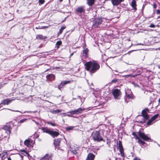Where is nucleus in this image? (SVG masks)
<instances>
[{
  "mask_svg": "<svg viewBox=\"0 0 160 160\" xmlns=\"http://www.w3.org/2000/svg\"><path fill=\"white\" fill-rule=\"evenodd\" d=\"M85 68L87 71L92 73L95 72L100 68L99 64L96 61H89L85 64Z\"/></svg>",
  "mask_w": 160,
  "mask_h": 160,
  "instance_id": "1",
  "label": "nucleus"
},
{
  "mask_svg": "<svg viewBox=\"0 0 160 160\" xmlns=\"http://www.w3.org/2000/svg\"><path fill=\"white\" fill-rule=\"evenodd\" d=\"M92 138L94 141L98 142L103 141V138L100 134L99 131H95L92 133Z\"/></svg>",
  "mask_w": 160,
  "mask_h": 160,
  "instance_id": "2",
  "label": "nucleus"
},
{
  "mask_svg": "<svg viewBox=\"0 0 160 160\" xmlns=\"http://www.w3.org/2000/svg\"><path fill=\"white\" fill-rule=\"evenodd\" d=\"M102 22V18H95L93 21L92 27L94 28H98L99 26L101 25Z\"/></svg>",
  "mask_w": 160,
  "mask_h": 160,
  "instance_id": "3",
  "label": "nucleus"
},
{
  "mask_svg": "<svg viewBox=\"0 0 160 160\" xmlns=\"http://www.w3.org/2000/svg\"><path fill=\"white\" fill-rule=\"evenodd\" d=\"M112 93L115 99H119L120 98L121 95V92L120 90L115 89L113 91Z\"/></svg>",
  "mask_w": 160,
  "mask_h": 160,
  "instance_id": "4",
  "label": "nucleus"
},
{
  "mask_svg": "<svg viewBox=\"0 0 160 160\" xmlns=\"http://www.w3.org/2000/svg\"><path fill=\"white\" fill-rule=\"evenodd\" d=\"M128 93L127 92H126V96L125 97V101L126 102H128L129 100H128V98L129 99H132L133 98V96L132 94V92L130 90H128Z\"/></svg>",
  "mask_w": 160,
  "mask_h": 160,
  "instance_id": "5",
  "label": "nucleus"
},
{
  "mask_svg": "<svg viewBox=\"0 0 160 160\" xmlns=\"http://www.w3.org/2000/svg\"><path fill=\"white\" fill-rule=\"evenodd\" d=\"M138 135L142 138L145 141H147L150 139V137H148L144 133L141 131L138 132Z\"/></svg>",
  "mask_w": 160,
  "mask_h": 160,
  "instance_id": "6",
  "label": "nucleus"
},
{
  "mask_svg": "<svg viewBox=\"0 0 160 160\" xmlns=\"http://www.w3.org/2000/svg\"><path fill=\"white\" fill-rule=\"evenodd\" d=\"M76 11L78 13H84L85 11V6H82L78 7L76 8Z\"/></svg>",
  "mask_w": 160,
  "mask_h": 160,
  "instance_id": "7",
  "label": "nucleus"
},
{
  "mask_svg": "<svg viewBox=\"0 0 160 160\" xmlns=\"http://www.w3.org/2000/svg\"><path fill=\"white\" fill-rule=\"evenodd\" d=\"M158 116L159 114H157L153 116L148 122L147 123V125H150L152 124V122L158 117Z\"/></svg>",
  "mask_w": 160,
  "mask_h": 160,
  "instance_id": "8",
  "label": "nucleus"
},
{
  "mask_svg": "<svg viewBox=\"0 0 160 160\" xmlns=\"http://www.w3.org/2000/svg\"><path fill=\"white\" fill-rule=\"evenodd\" d=\"M148 110L147 109H145L142 111V116L146 119H148L149 118V116L148 114Z\"/></svg>",
  "mask_w": 160,
  "mask_h": 160,
  "instance_id": "9",
  "label": "nucleus"
},
{
  "mask_svg": "<svg viewBox=\"0 0 160 160\" xmlns=\"http://www.w3.org/2000/svg\"><path fill=\"white\" fill-rule=\"evenodd\" d=\"M47 37L46 36H43L42 34H38L36 35V38L35 39L37 40H45L47 38Z\"/></svg>",
  "mask_w": 160,
  "mask_h": 160,
  "instance_id": "10",
  "label": "nucleus"
},
{
  "mask_svg": "<svg viewBox=\"0 0 160 160\" xmlns=\"http://www.w3.org/2000/svg\"><path fill=\"white\" fill-rule=\"evenodd\" d=\"M46 78L48 81H51L55 79V76L53 74H49L47 76Z\"/></svg>",
  "mask_w": 160,
  "mask_h": 160,
  "instance_id": "11",
  "label": "nucleus"
},
{
  "mask_svg": "<svg viewBox=\"0 0 160 160\" xmlns=\"http://www.w3.org/2000/svg\"><path fill=\"white\" fill-rule=\"evenodd\" d=\"M51 157V155L47 154L42 157L40 160H52Z\"/></svg>",
  "mask_w": 160,
  "mask_h": 160,
  "instance_id": "12",
  "label": "nucleus"
},
{
  "mask_svg": "<svg viewBox=\"0 0 160 160\" xmlns=\"http://www.w3.org/2000/svg\"><path fill=\"white\" fill-rule=\"evenodd\" d=\"M123 0H111L112 5L117 6L119 5Z\"/></svg>",
  "mask_w": 160,
  "mask_h": 160,
  "instance_id": "13",
  "label": "nucleus"
},
{
  "mask_svg": "<svg viewBox=\"0 0 160 160\" xmlns=\"http://www.w3.org/2000/svg\"><path fill=\"white\" fill-rule=\"evenodd\" d=\"M136 1L137 0H132L131 4V6L135 11L137 10Z\"/></svg>",
  "mask_w": 160,
  "mask_h": 160,
  "instance_id": "14",
  "label": "nucleus"
},
{
  "mask_svg": "<svg viewBox=\"0 0 160 160\" xmlns=\"http://www.w3.org/2000/svg\"><path fill=\"white\" fill-rule=\"evenodd\" d=\"M59 134V133L58 132L51 130L49 134L52 136L53 138H54L58 136Z\"/></svg>",
  "mask_w": 160,
  "mask_h": 160,
  "instance_id": "15",
  "label": "nucleus"
},
{
  "mask_svg": "<svg viewBox=\"0 0 160 160\" xmlns=\"http://www.w3.org/2000/svg\"><path fill=\"white\" fill-rule=\"evenodd\" d=\"M2 129L6 131V132L8 134H10L11 132L10 127L9 125L4 126Z\"/></svg>",
  "mask_w": 160,
  "mask_h": 160,
  "instance_id": "16",
  "label": "nucleus"
},
{
  "mask_svg": "<svg viewBox=\"0 0 160 160\" xmlns=\"http://www.w3.org/2000/svg\"><path fill=\"white\" fill-rule=\"evenodd\" d=\"M61 142V140L60 139H57L54 140V144L56 148L59 146V144Z\"/></svg>",
  "mask_w": 160,
  "mask_h": 160,
  "instance_id": "17",
  "label": "nucleus"
},
{
  "mask_svg": "<svg viewBox=\"0 0 160 160\" xmlns=\"http://www.w3.org/2000/svg\"><path fill=\"white\" fill-rule=\"evenodd\" d=\"M94 157L95 156L93 154L89 153L88 155L86 160H93Z\"/></svg>",
  "mask_w": 160,
  "mask_h": 160,
  "instance_id": "18",
  "label": "nucleus"
},
{
  "mask_svg": "<svg viewBox=\"0 0 160 160\" xmlns=\"http://www.w3.org/2000/svg\"><path fill=\"white\" fill-rule=\"evenodd\" d=\"M95 0H87V4L89 6H91L94 4Z\"/></svg>",
  "mask_w": 160,
  "mask_h": 160,
  "instance_id": "19",
  "label": "nucleus"
},
{
  "mask_svg": "<svg viewBox=\"0 0 160 160\" xmlns=\"http://www.w3.org/2000/svg\"><path fill=\"white\" fill-rule=\"evenodd\" d=\"M85 110L84 108H79L75 110V114H78L81 113L82 111Z\"/></svg>",
  "mask_w": 160,
  "mask_h": 160,
  "instance_id": "20",
  "label": "nucleus"
},
{
  "mask_svg": "<svg viewBox=\"0 0 160 160\" xmlns=\"http://www.w3.org/2000/svg\"><path fill=\"white\" fill-rule=\"evenodd\" d=\"M12 100V99H5L2 100V103H3L4 105H8L11 102Z\"/></svg>",
  "mask_w": 160,
  "mask_h": 160,
  "instance_id": "21",
  "label": "nucleus"
},
{
  "mask_svg": "<svg viewBox=\"0 0 160 160\" xmlns=\"http://www.w3.org/2000/svg\"><path fill=\"white\" fill-rule=\"evenodd\" d=\"M31 142V141L29 139L26 140L24 142V145L28 147H29L30 146Z\"/></svg>",
  "mask_w": 160,
  "mask_h": 160,
  "instance_id": "22",
  "label": "nucleus"
},
{
  "mask_svg": "<svg viewBox=\"0 0 160 160\" xmlns=\"http://www.w3.org/2000/svg\"><path fill=\"white\" fill-rule=\"evenodd\" d=\"M42 130L43 132H45L49 134L51 131L47 128L45 127L42 128Z\"/></svg>",
  "mask_w": 160,
  "mask_h": 160,
  "instance_id": "23",
  "label": "nucleus"
},
{
  "mask_svg": "<svg viewBox=\"0 0 160 160\" xmlns=\"http://www.w3.org/2000/svg\"><path fill=\"white\" fill-rule=\"evenodd\" d=\"M62 42L61 41H58L56 44V47L57 48V49H58L60 46L62 44Z\"/></svg>",
  "mask_w": 160,
  "mask_h": 160,
  "instance_id": "24",
  "label": "nucleus"
},
{
  "mask_svg": "<svg viewBox=\"0 0 160 160\" xmlns=\"http://www.w3.org/2000/svg\"><path fill=\"white\" fill-rule=\"evenodd\" d=\"M62 111V110L57 109L56 110L52 111H51V112L52 114H55L61 112Z\"/></svg>",
  "mask_w": 160,
  "mask_h": 160,
  "instance_id": "25",
  "label": "nucleus"
},
{
  "mask_svg": "<svg viewBox=\"0 0 160 160\" xmlns=\"http://www.w3.org/2000/svg\"><path fill=\"white\" fill-rule=\"evenodd\" d=\"M118 147L119 148V149L123 148L121 141H119L118 144Z\"/></svg>",
  "mask_w": 160,
  "mask_h": 160,
  "instance_id": "26",
  "label": "nucleus"
},
{
  "mask_svg": "<svg viewBox=\"0 0 160 160\" xmlns=\"http://www.w3.org/2000/svg\"><path fill=\"white\" fill-rule=\"evenodd\" d=\"M70 82V81H62L61 83V85L64 86L67 84L69 83Z\"/></svg>",
  "mask_w": 160,
  "mask_h": 160,
  "instance_id": "27",
  "label": "nucleus"
},
{
  "mask_svg": "<svg viewBox=\"0 0 160 160\" xmlns=\"http://www.w3.org/2000/svg\"><path fill=\"white\" fill-rule=\"evenodd\" d=\"M136 139H138V142H139L140 143L142 144H145V142L141 140L138 136H136Z\"/></svg>",
  "mask_w": 160,
  "mask_h": 160,
  "instance_id": "28",
  "label": "nucleus"
},
{
  "mask_svg": "<svg viewBox=\"0 0 160 160\" xmlns=\"http://www.w3.org/2000/svg\"><path fill=\"white\" fill-rule=\"evenodd\" d=\"M66 28V27H62L59 31V32L58 33V34H61L62 33V32H63V30L64 29H65Z\"/></svg>",
  "mask_w": 160,
  "mask_h": 160,
  "instance_id": "29",
  "label": "nucleus"
},
{
  "mask_svg": "<svg viewBox=\"0 0 160 160\" xmlns=\"http://www.w3.org/2000/svg\"><path fill=\"white\" fill-rule=\"evenodd\" d=\"M119 151L120 152V154H121V156L122 157H124V155L123 148L120 149H119Z\"/></svg>",
  "mask_w": 160,
  "mask_h": 160,
  "instance_id": "30",
  "label": "nucleus"
},
{
  "mask_svg": "<svg viewBox=\"0 0 160 160\" xmlns=\"http://www.w3.org/2000/svg\"><path fill=\"white\" fill-rule=\"evenodd\" d=\"M88 51H83V54L84 56L87 57L88 56Z\"/></svg>",
  "mask_w": 160,
  "mask_h": 160,
  "instance_id": "31",
  "label": "nucleus"
},
{
  "mask_svg": "<svg viewBox=\"0 0 160 160\" xmlns=\"http://www.w3.org/2000/svg\"><path fill=\"white\" fill-rule=\"evenodd\" d=\"M47 123L53 126H57V124L55 123H53L51 122H48Z\"/></svg>",
  "mask_w": 160,
  "mask_h": 160,
  "instance_id": "32",
  "label": "nucleus"
},
{
  "mask_svg": "<svg viewBox=\"0 0 160 160\" xmlns=\"http://www.w3.org/2000/svg\"><path fill=\"white\" fill-rule=\"evenodd\" d=\"M73 128L74 127L73 126L68 127L66 128V130L67 131H69L70 130L73 129Z\"/></svg>",
  "mask_w": 160,
  "mask_h": 160,
  "instance_id": "33",
  "label": "nucleus"
},
{
  "mask_svg": "<svg viewBox=\"0 0 160 160\" xmlns=\"http://www.w3.org/2000/svg\"><path fill=\"white\" fill-rule=\"evenodd\" d=\"M137 75V74H134L133 75L129 74L125 75V76L127 78H128V77H134L136 76Z\"/></svg>",
  "mask_w": 160,
  "mask_h": 160,
  "instance_id": "34",
  "label": "nucleus"
},
{
  "mask_svg": "<svg viewBox=\"0 0 160 160\" xmlns=\"http://www.w3.org/2000/svg\"><path fill=\"white\" fill-rule=\"evenodd\" d=\"M44 2V0H39V5L43 4Z\"/></svg>",
  "mask_w": 160,
  "mask_h": 160,
  "instance_id": "35",
  "label": "nucleus"
},
{
  "mask_svg": "<svg viewBox=\"0 0 160 160\" xmlns=\"http://www.w3.org/2000/svg\"><path fill=\"white\" fill-rule=\"evenodd\" d=\"M156 13L157 15H159V16H158V18L160 17V10L157 9L156 10Z\"/></svg>",
  "mask_w": 160,
  "mask_h": 160,
  "instance_id": "36",
  "label": "nucleus"
},
{
  "mask_svg": "<svg viewBox=\"0 0 160 160\" xmlns=\"http://www.w3.org/2000/svg\"><path fill=\"white\" fill-rule=\"evenodd\" d=\"M68 113H70L71 114H75V110H72L68 112Z\"/></svg>",
  "mask_w": 160,
  "mask_h": 160,
  "instance_id": "37",
  "label": "nucleus"
},
{
  "mask_svg": "<svg viewBox=\"0 0 160 160\" xmlns=\"http://www.w3.org/2000/svg\"><path fill=\"white\" fill-rule=\"evenodd\" d=\"M26 120H27V119H26V118H25L19 121V122L20 123H23L24 122H25Z\"/></svg>",
  "mask_w": 160,
  "mask_h": 160,
  "instance_id": "38",
  "label": "nucleus"
},
{
  "mask_svg": "<svg viewBox=\"0 0 160 160\" xmlns=\"http://www.w3.org/2000/svg\"><path fill=\"white\" fill-rule=\"evenodd\" d=\"M117 81V79H113L111 83H116Z\"/></svg>",
  "mask_w": 160,
  "mask_h": 160,
  "instance_id": "39",
  "label": "nucleus"
},
{
  "mask_svg": "<svg viewBox=\"0 0 160 160\" xmlns=\"http://www.w3.org/2000/svg\"><path fill=\"white\" fill-rule=\"evenodd\" d=\"M149 27L152 28H154L155 27V25L153 24H151L149 26Z\"/></svg>",
  "mask_w": 160,
  "mask_h": 160,
  "instance_id": "40",
  "label": "nucleus"
},
{
  "mask_svg": "<svg viewBox=\"0 0 160 160\" xmlns=\"http://www.w3.org/2000/svg\"><path fill=\"white\" fill-rule=\"evenodd\" d=\"M36 112V111L33 112V111H25L23 113H25L26 112L28 113H32V112L35 113ZM21 113H22V112H21Z\"/></svg>",
  "mask_w": 160,
  "mask_h": 160,
  "instance_id": "41",
  "label": "nucleus"
},
{
  "mask_svg": "<svg viewBox=\"0 0 160 160\" xmlns=\"http://www.w3.org/2000/svg\"><path fill=\"white\" fill-rule=\"evenodd\" d=\"M157 7V4L155 3H154L153 4V8H156Z\"/></svg>",
  "mask_w": 160,
  "mask_h": 160,
  "instance_id": "42",
  "label": "nucleus"
},
{
  "mask_svg": "<svg viewBox=\"0 0 160 160\" xmlns=\"http://www.w3.org/2000/svg\"><path fill=\"white\" fill-rule=\"evenodd\" d=\"M63 114H65V115H64L65 116H69L70 117H72L70 114H68L66 115V114L65 113H63Z\"/></svg>",
  "mask_w": 160,
  "mask_h": 160,
  "instance_id": "43",
  "label": "nucleus"
},
{
  "mask_svg": "<svg viewBox=\"0 0 160 160\" xmlns=\"http://www.w3.org/2000/svg\"><path fill=\"white\" fill-rule=\"evenodd\" d=\"M21 151L22 152H25L27 155L28 154V152H26V151H25L24 150H21Z\"/></svg>",
  "mask_w": 160,
  "mask_h": 160,
  "instance_id": "44",
  "label": "nucleus"
},
{
  "mask_svg": "<svg viewBox=\"0 0 160 160\" xmlns=\"http://www.w3.org/2000/svg\"><path fill=\"white\" fill-rule=\"evenodd\" d=\"M8 109V110H10L12 111H15V112H21L20 111H18V110H16V111H14L13 110H11V109Z\"/></svg>",
  "mask_w": 160,
  "mask_h": 160,
  "instance_id": "45",
  "label": "nucleus"
},
{
  "mask_svg": "<svg viewBox=\"0 0 160 160\" xmlns=\"http://www.w3.org/2000/svg\"><path fill=\"white\" fill-rule=\"evenodd\" d=\"M132 135H134V136L136 137V136H137L136 135V133L135 132H132Z\"/></svg>",
  "mask_w": 160,
  "mask_h": 160,
  "instance_id": "46",
  "label": "nucleus"
},
{
  "mask_svg": "<svg viewBox=\"0 0 160 160\" xmlns=\"http://www.w3.org/2000/svg\"><path fill=\"white\" fill-rule=\"evenodd\" d=\"M3 104V103H2V101L1 103H0V107H1L2 106Z\"/></svg>",
  "mask_w": 160,
  "mask_h": 160,
  "instance_id": "47",
  "label": "nucleus"
},
{
  "mask_svg": "<svg viewBox=\"0 0 160 160\" xmlns=\"http://www.w3.org/2000/svg\"><path fill=\"white\" fill-rule=\"evenodd\" d=\"M8 160H12V159L10 157L8 158Z\"/></svg>",
  "mask_w": 160,
  "mask_h": 160,
  "instance_id": "48",
  "label": "nucleus"
},
{
  "mask_svg": "<svg viewBox=\"0 0 160 160\" xmlns=\"http://www.w3.org/2000/svg\"><path fill=\"white\" fill-rule=\"evenodd\" d=\"M158 102L159 103H160V98L158 100Z\"/></svg>",
  "mask_w": 160,
  "mask_h": 160,
  "instance_id": "49",
  "label": "nucleus"
},
{
  "mask_svg": "<svg viewBox=\"0 0 160 160\" xmlns=\"http://www.w3.org/2000/svg\"><path fill=\"white\" fill-rule=\"evenodd\" d=\"M73 54V53H72L71 54H70V56H72Z\"/></svg>",
  "mask_w": 160,
  "mask_h": 160,
  "instance_id": "50",
  "label": "nucleus"
},
{
  "mask_svg": "<svg viewBox=\"0 0 160 160\" xmlns=\"http://www.w3.org/2000/svg\"><path fill=\"white\" fill-rule=\"evenodd\" d=\"M58 88L60 90V86H59L58 87Z\"/></svg>",
  "mask_w": 160,
  "mask_h": 160,
  "instance_id": "51",
  "label": "nucleus"
},
{
  "mask_svg": "<svg viewBox=\"0 0 160 160\" xmlns=\"http://www.w3.org/2000/svg\"><path fill=\"white\" fill-rule=\"evenodd\" d=\"M59 1L60 2H62L63 1V0H59Z\"/></svg>",
  "mask_w": 160,
  "mask_h": 160,
  "instance_id": "52",
  "label": "nucleus"
},
{
  "mask_svg": "<svg viewBox=\"0 0 160 160\" xmlns=\"http://www.w3.org/2000/svg\"><path fill=\"white\" fill-rule=\"evenodd\" d=\"M139 50H145V49H139Z\"/></svg>",
  "mask_w": 160,
  "mask_h": 160,
  "instance_id": "53",
  "label": "nucleus"
},
{
  "mask_svg": "<svg viewBox=\"0 0 160 160\" xmlns=\"http://www.w3.org/2000/svg\"><path fill=\"white\" fill-rule=\"evenodd\" d=\"M39 28H40H40H37V27L36 28V29H39Z\"/></svg>",
  "mask_w": 160,
  "mask_h": 160,
  "instance_id": "54",
  "label": "nucleus"
},
{
  "mask_svg": "<svg viewBox=\"0 0 160 160\" xmlns=\"http://www.w3.org/2000/svg\"><path fill=\"white\" fill-rule=\"evenodd\" d=\"M128 100H129V101L131 100V99H129L128 98L127 99Z\"/></svg>",
  "mask_w": 160,
  "mask_h": 160,
  "instance_id": "55",
  "label": "nucleus"
},
{
  "mask_svg": "<svg viewBox=\"0 0 160 160\" xmlns=\"http://www.w3.org/2000/svg\"><path fill=\"white\" fill-rule=\"evenodd\" d=\"M158 50H160V47L158 48Z\"/></svg>",
  "mask_w": 160,
  "mask_h": 160,
  "instance_id": "56",
  "label": "nucleus"
},
{
  "mask_svg": "<svg viewBox=\"0 0 160 160\" xmlns=\"http://www.w3.org/2000/svg\"><path fill=\"white\" fill-rule=\"evenodd\" d=\"M78 97L79 98H80V96H78Z\"/></svg>",
  "mask_w": 160,
  "mask_h": 160,
  "instance_id": "57",
  "label": "nucleus"
},
{
  "mask_svg": "<svg viewBox=\"0 0 160 160\" xmlns=\"http://www.w3.org/2000/svg\"><path fill=\"white\" fill-rule=\"evenodd\" d=\"M85 50H88V49L87 48H86V49Z\"/></svg>",
  "mask_w": 160,
  "mask_h": 160,
  "instance_id": "58",
  "label": "nucleus"
}]
</instances>
